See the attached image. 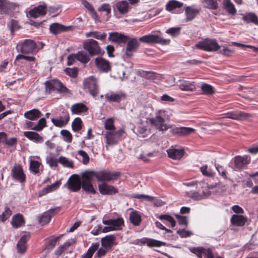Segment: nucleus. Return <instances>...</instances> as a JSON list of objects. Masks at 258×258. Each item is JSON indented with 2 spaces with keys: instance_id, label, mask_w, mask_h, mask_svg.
Segmentation results:
<instances>
[{
  "instance_id": "nucleus-1",
  "label": "nucleus",
  "mask_w": 258,
  "mask_h": 258,
  "mask_svg": "<svg viewBox=\"0 0 258 258\" xmlns=\"http://www.w3.org/2000/svg\"><path fill=\"white\" fill-rule=\"evenodd\" d=\"M139 41L148 43H155L162 45H167L170 43V39H164L159 35L154 34L144 35L139 39L134 37H130L128 36L125 53L126 56L131 57L137 51L140 46Z\"/></svg>"
},
{
  "instance_id": "nucleus-2",
  "label": "nucleus",
  "mask_w": 258,
  "mask_h": 258,
  "mask_svg": "<svg viewBox=\"0 0 258 258\" xmlns=\"http://www.w3.org/2000/svg\"><path fill=\"white\" fill-rule=\"evenodd\" d=\"M123 129L114 131H106L104 134L105 139V147L108 150L109 146H113L118 144L124 134Z\"/></svg>"
},
{
  "instance_id": "nucleus-3",
  "label": "nucleus",
  "mask_w": 258,
  "mask_h": 258,
  "mask_svg": "<svg viewBox=\"0 0 258 258\" xmlns=\"http://www.w3.org/2000/svg\"><path fill=\"white\" fill-rule=\"evenodd\" d=\"M83 47L91 56L100 55L103 53V51L99 46L98 42L93 39H88L85 40L83 42Z\"/></svg>"
},
{
  "instance_id": "nucleus-4",
  "label": "nucleus",
  "mask_w": 258,
  "mask_h": 258,
  "mask_svg": "<svg viewBox=\"0 0 258 258\" xmlns=\"http://www.w3.org/2000/svg\"><path fill=\"white\" fill-rule=\"evenodd\" d=\"M46 92L50 93L53 92L59 93H67L68 89L56 79H51L46 81L45 83Z\"/></svg>"
},
{
  "instance_id": "nucleus-5",
  "label": "nucleus",
  "mask_w": 258,
  "mask_h": 258,
  "mask_svg": "<svg viewBox=\"0 0 258 258\" xmlns=\"http://www.w3.org/2000/svg\"><path fill=\"white\" fill-rule=\"evenodd\" d=\"M92 177H95L98 181H109L115 180L119 176L118 172H110L105 171H89Z\"/></svg>"
},
{
  "instance_id": "nucleus-6",
  "label": "nucleus",
  "mask_w": 258,
  "mask_h": 258,
  "mask_svg": "<svg viewBox=\"0 0 258 258\" xmlns=\"http://www.w3.org/2000/svg\"><path fill=\"white\" fill-rule=\"evenodd\" d=\"M195 47L206 51H215L220 48V45L213 39H206L195 45Z\"/></svg>"
},
{
  "instance_id": "nucleus-7",
  "label": "nucleus",
  "mask_w": 258,
  "mask_h": 258,
  "mask_svg": "<svg viewBox=\"0 0 258 258\" xmlns=\"http://www.w3.org/2000/svg\"><path fill=\"white\" fill-rule=\"evenodd\" d=\"M20 46L21 52L23 54H34L36 53V44L31 39H26L23 42H20L17 47Z\"/></svg>"
},
{
  "instance_id": "nucleus-8",
  "label": "nucleus",
  "mask_w": 258,
  "mask_h": 258,
  "mask_svg": "<svg viewBox=\"0 0 258 258\" xmlns=\"http://www.w3.org/2000/svg\"><path fill=\"white\" fill-rule=\"evenodd\" d=\"M93 178V177L89 171L84 173L82 175L81 186L83 189L86 192L94 194L96 191L91 183Z\"/></svg>"
},
{
  "instance_id": "nucleus-9",
  "label": "nucleus",
  "mask_w": 258,
  "mask_h": 258,
  "mask_svg": "<svg viewBox=\"0 0 258 258\" xmlns=\"http://www.w3.org/2000/svg\"><path fill=\"white\" fill-rule=\"evenodd\" d=\"M85 89H87L90 94L93 97L96 96L98 93V88L97 80L93 76L88 77L84 81Z\"/></svg>"
},
{
  "instance_id": "nucleus-10",
  "label": "nucleus",
  "mask_w": 258,
  "mask_h": 258,
  "mask_svg": "<svg viewBox=\"0 0 258 258\" xmlns=\"http://www.w3.org/2000/svg\"><path fill=\"white\" fill-rule=\"evenodd\" d=\"M186 195L194 200L205 199L211 195V191L208 188H205L201 191H189L185 192Z\"/></svg>"
},
{
  "instance_id": "nucleus-11",
  "label": "nucleus",
  "mask_w": 258,
  "mask_h": 258,
  "mask_svg": "<svg viewBox=\"0 0 258 258\" xmlns=\"http://www.w3.org/2000/svg\"><path fill=\"white\" fill-rule=\"evenodd\" d=\"M60 209V207H54L43 213L39 219V223L42 225L48 223L50 221L51 217L59 212Z\"/></svg>"
},
{
  "instance_id": "nucleus-12",
  "label": "nucleus",
  "mask_w": 258,
  "mask_h": 258,
  "mask_svg": "<svg viewBox=\"0 0 258 258\" xmlns=\"http://www.w3.org/2000/svg\"><path fill=\"white\" fill-rule=\"evenodd\" d=\"M102 223L104 225H110L114 231L120 230L122 228L124 225L123 218L118 217L116 219H109L105 220L104 218Z\"/></svg>"
},
{
  "instance_id": "nucleus-13",
  "label": "nucleus",
  "mask_w": 258,
  "mask_h": 258,
  "mask_svg": "<svg viewBox=\"0 0 258 258\" xmlns=\"http://www.w3.org/2000/svg\"><path fill=\"white\" fill-rule=\"evenodd\" d=\"M140 243L142 244H147L149 247H160L166 244L164 242L146 237L137 239L134 242L135 244H139Z\"/></svg>"
},
{
  "instance_id": "nucleus-14",
  "label": "nucleus",
  "mask_w": 258,
  "mask_h": 258,
  "mask_svg": "<svg viewBox=\"0 0 258 258\" xmlns=\"http://www.w3.org/2000/svg\"><path fill=\"white\" fill-rule=\"evenodd\" d=\"M105 99L109 102H120L125 98V95L122 92L110 91L104 95Z\"/></svg>"
},
{
  "instance_id": "nucleus-15",
  "label": "nucleus",
  "mask_w": 258,
  "mask_h": 258,
  "mask_svg": "<svg viewBox=\"0 0 258 258\" xmlns=\"http://www.w3.org/2000/svg\"><path fill=\"white\" fill-rule=\"evenodd\" d=\"M11 175L13 179L18 180L20 182L25 181V175L23 168L20 165H15L12 169Z\"/></svg>"
},
{
  "instance_id": "nucleus-16",
  "label": "nucleus",
  "mask_w": 258,
  "mask_h": 258,
  "mask_svg": "<svg viewBox=\"0 0 258 258\" xmlns=\"http://www.w3.org/2000/svg\"><path fill=\"white\" fill-rule=\"evenodd\" d=\"M251 115L250 113H246L243 111H232L227 113L225 117L234 120H245L250 117Z\"/></svg>"
},
{
  "instance_id": "nucleus-17",
  "label": "nucleus",
  "mask_w": 258,
  "mask_h": 258,
  "mask_svg": "<svg viewBox=\"0 0 258 258\" xmlns=\"http://www.w3.org/2000/svg\"><path fill=\"white\" fill-rule=\"evenodd\" d=\"M151 122L159 131H166L170 127L164 123L165 119L160 115H157L154 118H152Z\"/></svg>"
},
{
  "instance_id": "nucleus-18",
  "label": "nucleus",
  "mask_w": 258,
  "mask_h": 258,
  "mask_svg": "<svg viewBox=\"0 0 258 258\" xmlns=\"http://www.w3.org/2000/svg\"><path fill=\"white\" fill-rule=\"evenodd\" d=\"M29 235H23L17 244V252L20 254H24L26 252L28 248L27 241L29 239Z\"/></svg>"
},
{
  "instance_id": "nucleus-19",
  "label": "nucleus",
  "mask_w": 258,
  "mask_h": 258,
  "mask_svg": "<svg viewBox=\"0 0 258 258\" xmlns=\"http://www.w3.org/2000/svg\"><path fill=\"white\" fill-rule=\"evenodd\" d=\"M195 132V129L189 127H175L170 130V132L174 135L186 136Z\"/></svg>"
},
{
  "instance_id": "nucleus-20",
  "label": "nucleus",
  "mask_w": 258,
  "mask_h": 258,
  "mask_svg": "<svg viewBox=\"0 0 258 258\" xmlns=\"http://www.w3.org/2000/svg\"><path fill=\"white\" fill-rule=\"evenodd\" d=\"M250 158L247 156H237L234 158L235 168L237 170L243 168L250 162Z\"/></svg>"
},
{
  "instance_id": "nucleus-21",
  "label": "nucleus",
  "mask_w": 258,
  "mask_h": 258,
  "mask_svg": "<svg viewBox=\"0 0 258 258\" xmlns=\"http://www.w3.org/2000/svg\"><path fill=\"white\" fill-rule=\"evenodd\" d=\"M69 119L70 116L69 113L67 112H63L62 115L56 118H52L51 121L55 126L62 127L68 123Z\"/></svg>"
},
{
  "instance_id": "nucleus-22",
  "label": "nucleus",
  "mask_w": 258,
  "mask_h": 258,
  "mask_svg": "<svg viewBox=\"0 0 258 258\" xmlns=\"http://www.w3.org/2000/svg\"><path fill=\"white\" fill-rule=\"evenodd\" d=\"M115 236L114 235H108L101 238V246L105 249L111 250L112 247L115 244Z\"/></svg>"
},
{
  "instance_id": "nucleus-23",
  "label": "nucleus",
  "mask_w": 258,
  "mask_h": 258,
  "mask_svg": "<svg viewBox=\"0 0 258 258\" xmlns=\"http://www.w3.org/2000/svg\"><path fill=\"white\" fill-rule=\"evenodd\" d=\"M167 152L168 157L174 160L180 159L184 154V151L183 148L176 149L173 147L167 150Z\"/></svg>"
},
{
  "instance_id": "nucleus-24",
  "label": "nucleus",
  "mask_w": 258,
  "mask_h": 258,
  "mask_svg": "<svg viewBox=\"0 0 258 258\" xmlns=\"http://www.w3.org/2000/svg\"><path fill=\"white\" fill-rule=\"evenodd\" d=\"M178 85L183 91H193L196 89V85L193 81L180 80L178 81Z\"/></svg>"
},
{
  "instance_id": "nucleus-25",
  "label": "nucleus",
  "mask_w": 258,
  "mask_h": 258,
  "mask_svg": "<svg viewBox=\"0 0 258 258\" xmlns=\"http://www.w3.org/2000/svg\"><path fill=\"white\" fill-rule=\"evenodd\" d=\"M46 7L45 6L39 5L29 11V15L33 18H36L43 16L45 15Z\"/></svg>"
},
{
  "instance_id": "nucleus-26",
  "label": "nucleus",
  "mask_w": 258,
  "mask_h": 258,
  "mask_svg": "<svg viewBox=\"0 0 258 258\" xmlns=\"http://www.w3.org/2000/svg\"><path fill=\"white\" fill-rule=\"evenodd\" d=\"M132 197L135 199H139L141 201L154 202V204L158 207L161 206L163 205V203L161 201L156 200V201H155V199L154 197L150 196L148 195H145L144 194H134L132 195Z\"/></svg>"
},
{
  "instance_id": "nucleus-27",
  "label": "nucleus",
  "mask_w": 258,
  "mask_h": 258,
  "mask_svg": "<svg viewBox=\"0 0 258 258\" xmlns=\"http://www.w3.org/2000/svg\"><path fill=\"white\" fill-rule=\"evenodd\" d=\"M95 62L98 69L102 72H107L110 69L109 62L102 57L96 58Z\"/></svg>"
},
{
  "instance_id": "nucleus-28",
  "label": "nucleus",
  "mask_w": 258,
  "mask_h": 258,
  "mask_svg": "<svg viewBox=\"0 0 258 258\" xmlns=\"http://www.w3.org/2000/svg\"><path fill=\"white\" fill-rule=\"evenodd\" d=\"M108 39L112 42L125 43L127 41L128 36L117 32H112L109 33Z\"/></svg>"
},
{
  "instance_id": "nucleus-29",
  "label": "nucleus",
  "mask_w": 258,
  "mask_h": 258,
  "mask_svg": "<svg viewBox=\"0 0 258 258\" xmlns=\"http://www.w3.org/2000/svg\"><path fill=\"white\" fill-rule=\"evenodd\" d=\"M100 192L102 195H112L117 192V189L112 185H109L105 183L98 185Z\"/></svg>"
},
{
  "instance_id": "nucleus-30",
  "label": "nucleus",
  "mask_w": 258,
  "mask_h": 258,
  "mask_svg": "<svg viewBox=\"0 0 258 258\" xmlns=\"http://www.w3.org/2000/svg\"><path fill=\"white\" fill-rule=\"evenodd\" d=\"M129 219L134 226H139L142 220L141 213L136 210L132 211L129 215Z\"/></svg>"
},
{
  "instance_id": "nucleus-31",
  "label": "nucleus",
  "mask_w": 258,
  "mask_h": 258,
  "mask_svg": "<svg viewBox=\"0 0 258 258\" xmlns=\"http://www.w3.org/2000/svg\"><path fill=\"white\" fill-rule=\"evenodd\" d=\"M88 108L83 103H77L73 104L71 107L73 114H80L87 111Z\"/></svg>"
},
{
  "instance_id": "nucleus-32",
  "label": "nucleus",
  "mask_w": 258,
  "mask_h": 258,
  "mask_svg": "<svg viewBox=\"0 0 258 258\" xmlns=\"http://www.w3.org/2000/svg\"><path fill=\"white\" fill-rule=\"evenodd\" d=\"M182 6V3L178 1L172 0L169 1L166 6V9L167 11L172 13H179V9Z\"/></svg>"
},
{
  "instance_id": "nucleus-33",
  "label": "nucleus",
  "mask_w": 258,
  "mask_h": 258,
  "mask_svg": "<svg viewBox=\"0 0 258 258\" xmlns=\"http://www.w3.org/2000/svg\"><path fill=\"white\" fill-rule=\"evenodd\" d=\"M246 217L238 214L233 215L231 218V223L236 226H242L247 221Z\"/></svg>"
},
{
  "instance_id": "nucleus-34",
  "label": "nucleus",
  "mask_w": 258,
  "mask_h": 258,
  "mask_svg": "<svg viewBox=\"0 0 258 258\" xmlns=\"http://www.w3.org/2000/svg\"><path fill=\"white\" fill-rule=\"evenodd\" d=\"M24 135L25 137L34 142L42 143L43 142V137L36 132L30 131L24 132Z\"/></svg>"
},
{
  "instance_id": "nucleus-35",
  "label": "nucleus",
  "mask_w": 258,
  "mask_h": 258,
  "mask_svg": "<svg viewBox=\"0 0 258 258\" xmlns=\"http://www.w3.org/2000/svg\"><path fill=\"white\" fill-rule=\"evenodd\" d=\"M71 26L66 27L59 23H54L50 25V31L53 34H57L61 32L66 31Z\"/></svg>"
},
{
  "instance_id": "nucleus-36",
  "label": "nucleus",
  "mask_w": 258,
  "mask_h": 258,
  "mask_svg": "<svg viewBox=\"0 0 258 258\" xmlns=\"http://www.w3.org/2000/svg\"><path fill=\"white\" fill-rule=\"evenodd\" d=\"M60 184L61 181L58 180L51 185L47 186L39 192V196L40 197L43 196L48 193L55 190L60 186Z\"/></svg>"
},
{
  "instance_id": "nucleus-37",
  "label": "nucleus",
  "mask_w": 258,
  "mask_h": 258,
  "mask_svg": "<svg viewBox=\"0 0 258 258\" xmlns=\"http://www.w3.org/2000/svg\"><path fill=\"white\" fill-rule=\"evenodd\" d=\"M199 13V10L192 7L188 6L185 9L186 20L187 21L192 20Z\"/></svg>"
},
{
  "instance_id": "nucleus-38",
  "label": "nucleus",
  "mask_w": 258,
  "mask_h": 258,
  "mask_svg": "<svg viewBox=\"0 0 258 258\" xmlns=\"http://www.w3.org/2000/svg\"><path fill=\"white\" fill-rule=\"evenodd\" d=\"M115 8L121 14H125L129 10V4L126 1H121L115 4Z\"/></svg>"
},
{
  "instance_id": "nucleus-39",
  "label": "nucleus",
  "mask_w": 258,
  "mask_h": 258,
  "mask_svg": "<svg viewBox=\"0 0 258 258\" xmlns=\"http://www.w3.org/2000/svg\"><path fill=\"white\" fill-rule=\"evenodd\" d=\"M24 223V220L22 214H17L13 216L11 224L14 228H18L23 225Z\"/></svg>"
},
{
  "instance_id": "nucleus-40",
  "label": "nucleus",
  "mask_w": 258,
  "mask_h": 258,
  "mask_svg": "<svg viewBox=\"0 0 258 258\" xmlns=\"http://www.w3.org/2000/svg\"><path fill=\"white\" fill-rule=\"evenodd\" d=\"M41 115V113L40 111L37 109H31L24 113L25 117L31 120L37 119L40 117Z\"/></svg>"
},
{
  "instance_id": "nucleus-41",
  "label": "nucleus",
  "mask_w": 258,
  "mask_h": 258,
  "mask_svg": "<svg viewBox=\"0 0 258 258\" xmlns=\"http://www.w3.org/2000/svg\"><path fill=\"white\" fill-rule=\"evenodd\" d=\"M242 20L247 23H253L258 25V17L253 13H247L243 15Z\"/></svg>"
},
{
  "instance_id": "nucleus-42",
  "label": "nucleus",
  "mask_w": 258,
  "mask_h": 258,
  "mask_svg": "<svg viewBox=\"0 0 258 258\" xmlns=\"http://www.w3.org/2000/svg\"><path fill=\"white\" fill-rule=\"evenodd\" d=\"M97 10L99 12L104 13L107 20L110 18L111 13V7L110 4L107 3L103 4L98 7Z\"/></svg>"
},
{
  "instance_id": "nucleus-43",
  "label": "nucleus",
  "mask_w": 258,
  "mask_h": 258,
  "mask_svg": "<svg viewBox=\"0 0 258 258\" xmlns=\"http://www.w3.org/2000/svg\"><path fill=\"white\" fill-rule=\"evenodd\" d=\"M85 36L86 37H93L98 40L103 41L105 39L107 35L104 32L101 33L95 31L86 33Z\"/></svg>"
},
{
  "instance_id": "nucleus-44",
  "label": "nucleus",
  "mask_w": 258,
  "mask_h": 258,
  "mask_svg": "<svg viewBox=\"0 0 258 258\" xmlns=\"http://www.w3.org/2000/svg\"><path fill=\"white\" fill-rule=\"evenodd\" d=\"M83 6L88 10L92 18L96 21H99V18L92 5L87 1H84L83 2Z\"/></svg>"
},
{
  "instance_id": "nucleus-45",
  "label": "nucleus",
  "mask_w": 258,
  "mask_h": 258,
  "mask_svg": "<svg viewBox=\"0 0 258 258\" xmlns=\"http://www.w3.org/2000/svg\"><path fill=\"white\" fill-rule=\"evenodd\" d=\"M224 8L229 14L234 15L236 13V10L234 5L230 0H224L223 2Z\"/></svg>"
},
{
  "instance_id": "nucleus-46",
  "label": "nucleus",
  "mask_w": 258,
  "mask_h": 258,
  "mask_svg": "<svg viewBox=\"0 0 258 258\" xmlns=\"http://www.w3.org/2000/svg\"><path fill=\"white\" fill-rule=\"evenodd\" d=\"M68 188L74 192L79 190L81 187V182L79 180H71L70 178L68 181Z\"/></svg>"
},
{
  "instance_id": "nucleus-47",
  "label": "nucleus",
  "mask_w": 258,
  "mask_h": 258,
  "mask_svg": "<svg viewBox=\"0 0 258 258\" xmlns=\"http://www.w3.org/2000/svg\"><path fill=\"white\" fill-rule=\"evenodd\" d=\"M156 217L164 222V221L168 222L170 224L171 227H173L176 225V222L174 218L168 214H162L156 215Z\"/></svg>"
},
{
  "instance_id": "nucleus-48",
  "label": "nucleus",
  "mask_w": 258,
  "mask_h": 258,
  "mask_svg": "<svg viewBox=\"0 0 258 258\" xmlns=\"http://www.w3.org/2000/svg\"><path fill=\"white\" fill-rule=\"evenodd\" d=\"M58 162L64 167L72 168L74 167V163L73 161L65 157L62 156H60L58 158Z\"/></svg>"
},
{
  "instance_id": "nucleus-49",
  "label": "nucleus",
  "mask_w": 258,
  "mask_h": 258,
  "mask_svg": "<svg viewBox=\"0 0 258 258\" xmlns=\"http://www.w3.org/2000/svg\"><path fill=\"white\" fill-rule=\"evenodd\" d=\"M75 54L76 59L83 63H87L90 60L89 56L87 53L84 51H80Z\"/></svg>"
},
{
  "instance_id": "nucleus-50",
  "label": "nucleus",
  "mask_w": 258,
  "mask_h": 258,
  "mask_svg": "<svg viewBox=\"0 0 258 258\" xmlns=\"http://www.w3.org/2000/svg\"><path fill=\"white\" fill-rule=\"evenodd\" d=\"M75 241L72 239L71 241L66 242L63 245L59 246L55 251L56 255H60L64 250H67Z\"/></svg>"
},
{
  "instance_id": "nucleus-51",
  "label": "nucleus",
  "mask_w": 258,
  "mask_h": 258,
  "mask_svg": "<svg viewBox=\"0 0 258 258\" xmlns=\"http://www.w3.org/2000/svg\"><path fill=\"white\" fill-rule=\"evenodd\" d=\"M201 88L203 94L205 95H212L214 93V88L209 84L203 83Z\"/></svg>"
},
{
  "instance_id": "nucleus-52",
  "label": "nucleus",
  "mask_w": 258,
  "mask_h": 258,
  "mask_svg": "<svg viewBox=\"0 0 258 258\" xmlns=\"http://www.w3.org/2000/svg\"><path fill=\"white\" fill-rule=\"evenodd\" d=\"M104 128L106 131H114L115 130V126L114 124V120L112 118L106 119L104 122Z\"/></svg>"
},
{
  "instance_id": "nucleus-53",
  "label": "nucleus",
  "mask_w": 258,
  "mask_h": 258,
  "mask_svg": "<svg viewBox=\"0 0 258 258\" xmlns=\"http://www.w3.org/2000/svg\"><path fill=\"white\" fill-rule=\"evenodd\" d=\"M82 121L80 117H76L72 123V127L74 131L78 132L82 128Z\"/></svg>"
},
{
  "instance_id": "nucleus-54",
  "label": "nucleus",
  "mask_w": 258,
  "mask_h": 258,
  "mask_svg": "<svg viewBox=\"0 0 258 258\" xmlns=\"http://www.w3.org/2000/svg\"><path fill=\"white\" fill-rule=\"evenodd\" d=\"M200 171L203 175L207 177H212L214 174L213 171L209 168L207 165H204L201 167Z\"/></svg>"
},
{
  "instance_id": "nucleus-55",
  "label": "nucleus",
  "mask_w": 258,
  "mask_h": 258,
  "mask_svg": "<svg viewBox=\"0 0 258 258\" xmlns=\"http://www.w3.org/2000/svg\"><path fill=\"white\" fill-rule=\"evenodd\" d=\"M11 4L7 0H0V14L6 13L10 7Z\"/></svg>"
},
{
  "instance_id": "nucleus-56",
  "label": "nucleus",
  "mask_w": 258,
  "mask_h": 258,
  "mask_svg": "<svg viewBox=\"0 0 258 258\" xmlns=\"http://www.w3.org/2000/svg\"><path fill=\"white\" fill-rule=\"evenodd\" d=\"M40 163L37 161L31 160L30 162V169L35 174L39 172Z\"/></svg>"
},
{
  "instance_id": "nucleus-57",
  "label": "nucleus",
  "mask_w": 258,
  "mask_h": 258,
  "mask_svg": "<svg viewBox=\"0 0 258 258\" xmlns=\"http://www.w3.org/2000/svg\"><path fill=\"white\" fill-rule=\"evenodd\" d=\"M46 122L45 118L44 117L41 118L39 120L37 124L34 125L33 127H32V130L38 132L41 131L45 126H46Z\"/></svg>"
},
{
  "instance_id": "nucleus-58",
  "label": "nucleus",
  "mask_w": 258,
  "mask_h": 258,
  "mask_svg": "<svg viewBox=\"0 0 258 258\" xmlns=\"http://www.w3.org/2000/svg\"><path fill=\"white\" fill-rule=\"evenodd\" d=\"M24 59L26 61L31 62V61H35V58L33 56H26L22 54H19L17 55L16 57L15 62L17 63L20 61L21 60Z\"/></svg>"
},
{
  "instance_id": "nucleus-59",
  "label": "nucleus",
  "mask_w": 258,
  "mask_h": 258,
  "mask_svg": "<svg viewBox=\"0 0 258 258\" xmlns=\"http://www.w3.org/2000/svg\"><path fill=\"white\" fill-rule=\"evenodd\" d=\"M217 1L218 0H204L203 3L206 8L215 10L218 7Z\"/></svg>"
},
{
  "instance_id": "nucleus-60",
  "label": "nucleus",
  "mask_w": 258,
  "mask_h": 258,
  "mask_svg": "<svg viewBox=\"0 0 258 258\" xmlns=\"http://www.w3.org/2000/svg\"><path fill=\"white\" fill-rule=\"evenodd\" d=\"M46 162L47 164L51 167H56L58 166V159H55L52 156H47L46 157Z\"/></svg>"
},
{
  "instance_id": "nucleus-61",
  "label": "nucleus",
  "mask_w": 258,
  "mask_h": 258,
  "mask_svg": "<svg viewBox=\"0 0 258 258\" xmlns=\"http://www.w3.org/2000/svg\"><path fill=\"white\" fill-rule=\"evenodd\" d=\"M134 132L141 137H145L146 128L142 125L135 126L133 129Z\"/></svg>"
},
{
  "instance_id": "nucleus-62",
  "label": "nucleus",
  "mask_w": 258,
  "mask_h": 258,
  "mask_svg": "<svg viewBox=\"0 0 258 258\" xmlns=\"http://www.w3.org/2000/svg\"><path fill=\"white\" fill-rule=\"evenodd\" d=\"M58 239L59 237H50L48 238L46 242V247L48 249H52L55 246Z\"/></svg>"
},
{
  "instance_id": "nucleus-63",
  "label": "nucleus",
  "mask_w": 258,
  "mask_h": 258,
  "mask_svg": "<svg viewBox=\"0 0 258 258\" xmlns=\"http://www.w3.org/2000/svg\"><path fill=\"white\" fill-rule=\"evenodd\" d=\"M60 134L63 138V140L67 143H71L72 141V136L69 131L66 130H61Z\"/></svg>"
},
{
  "instance_id": "nucleus-64",
  "label": "nucleus",
  "mask_w": 258,
  "mask_h": 258,
  "mask_svg": "<svg viewBox=\"0 0 258 258\" xmlns=\"http://www.w3.org/2000/svg\"><path fill=\"white\" fill-rule=\"evenodd\" d=\"M191 252L195 254L199 258H203V247H192L189 248Z\"/></svg>"
}]
</instances>
